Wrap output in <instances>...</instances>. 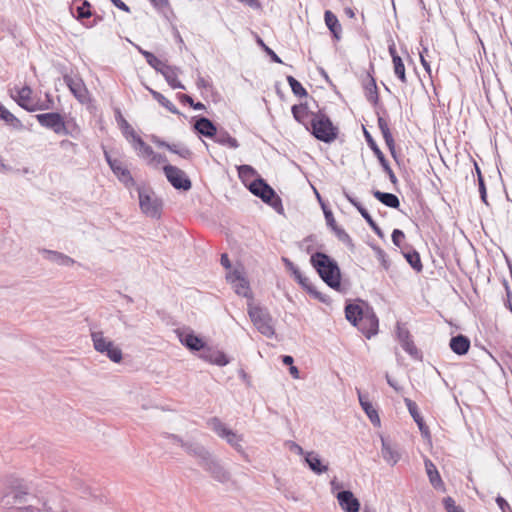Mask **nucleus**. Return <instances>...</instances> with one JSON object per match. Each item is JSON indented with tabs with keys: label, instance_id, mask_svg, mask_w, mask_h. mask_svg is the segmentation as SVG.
Listing matches in <instances>:
<instances>
[{
	"label": "nucleus",
	"instance_id": "obj_60",
	"mask_svg": "<svg viewBox=\"0 0 512 512\" xmlns=\"http://www.w3.org/2000/svg\"><path fill=\"white\" fill-rule=\"evenodd\" d=\"M391 239H392L393 244L396 247L400 248V250L402 251V248H404V245H405V244H403V241L405 239L404 232L397 228L394 229L391 234Z\"/></svg>",
	"mask_w": 512,
	"mask_h": 512
},
{
	"label": "nucleus",
	"instance_id": "obj_53",
	"mask_svg": "<svg viewBox=\"0 0 512 512\" xmlns=\"http://www.w3.org/2000/svg\"><path fill=\"white\" fill-rule=\"evenodd\" d=\"M395 76L403 83L407 84L406 70L401 57L392 60Z\"/></svg>",
	"mask_w": 512,
	"mask_h": 512
},
{
	"label": "nucleus",
	"instance_id": "obj_52",
	"mask_svg": "<svg viewBox=\"0 0 512 512\" xmlns=\"http://www.w3.org/2000/svg\"><path fill=\"white\" fill-rule=\"evenodd\" d=\"M138 51L144 56L146 62L157 72L166 64L157 58L152 52L146 51L141 47H137Z\"/></svg>",
	"mask_w": 512,
	"mask_h": 512
},
{
	"label": "nucleus",
	"instance_id": "obj_10",
	"mask_svg": "<svg viewBox=\"0 0 512 512\" xmlns=\"http://www.w3.org/2000/svg\"><path fill=\"white\" fill-rule=\"evenodd\" d=\"M291 274L293 275L295 281L301 285V287L314 299H317L321 303L329 304L331 302V299L329 296L319 292L317 288L311 283L309 278L304 276L300 269L294 265L292 269L289 270Z\"/></svg>",
	"mask_w": 512,
	"mask_h": 512
},
{
	"label": "nucleus",
	"instance_id": "obj_49",
	"mask_svg": "<svg viewBox=\"0 0 512 512\" xmlns=\"http://www.w3.org/2000/svg\"><path fill=\"white\" fill-rule=\"evenodd\" d=\"M0 119L6 122L8 125L12 126L14 129H23V124L21 121L2 104H0Z\"/></svg>",
	"mask_w": 512,
	"mask_h": 512
},
{
	"label": "nucleus",
	"instance_id": "obj_2",
	"mask_svg": "<svg viewBox=\"0 0 512 512\" xmlns=\"http://www.w3.org/2000/svg\"><path fill=\"white\" fill-rule=\"evenodd\" d=\"M307 131L318 141L330 144L339 136V128L333 124L325 109H319L312 115Z\"/></svg>",
	"mask_w": 512,
	"mask_h": 512
},
{
	"label": "nucleus",
	"instance_id": "obj_11",
	"mask_svg": "<svg viewBox=\"0 0 512 512\" xmlns=\"http://www.w3.org/2000/svg\"><path fill=\"white\" fill-rule=\"evenodd\" d=\"M396 335L401 347L406 353H408L415 360L422 359V353L414 344L412 336L404 324L397 322Z\"/></svg>",
	"mask_w": 512,
	"mask_h": 512
},
{
	"label": "nucleus",
	"instance_id": "obj_36",
	"mask_svg": "<svg viewBox=\"0 0 512 512\" xmlns=\"http://www.w3.org/2000/svg\"><path fill=\"white\" fill-rule=\"evenodd\" d=\"M305 462L308 467L317 475L323 474L328 470V465L323 464L320 456L314 452H308L305 456Z\"/></svg>",
	"mask_w": 512,
	"mask_h": 512
},
{
	"label": "nucleus",
	"instance_id": "obj_30",
	"mask_svg": "<svg viewBox=\"0 0 512 512\" xmlns=\"http://www.w3.org/2000/svg\"><path fill=\"white\" fill-rule=\"evenodd\" d=\"M158 72L164 76L165 80L171 88L183 90L186 89L185 86L178 80L179 69L177 67L165 64Z\"/></svg>",
	"mask_w": 512,
	"mask_h": 512
},
{
	"label": "nucleus",
	"instance_id": "obj_8",
	"mask_svg": "<svg viewBox=\"0 0 512 512\" xmlns=\"http://www.w3.org/2000/svg\"><path fill=\"white\" fill-rule=\"evenodd\" d=\"M199 466L207 471L214 480L220 483H227L230 480V473L211 453L205 457V460L199 462Z\"/></svg>",
	"mask_w": 512,
	"mask_h": 512
},
{
	"label": "nucleus",
	"instance_id": "obj_18",
	"mask_svg": "<svg viewBox=\"0 0 512 512\" xmlns=\"http://www.w3.org/2000/svg\"><path fill=\"white\" fill-rule=\"evenodd\" d=\"M404 403L409 411V414L417 424L421 436L424 440L431 442V433L429 427L426 425L423 417L421 416L416 402L410 398H404Z\"/></svg>",
	"mask_w": 512,
	"mask_h": 512
},
{
	"label": "nucleus",
	"instance_id": "obj_48",
	"mask_svg": "<svg viewBox=\"0 0 512 512\" xmlns=\"http://www.w3.org/2000/svg\"><path fill=\"white\" fill-rule=\"evenodd\" d=\"M208 424L213 429V431L221 438H225L226 436L233 437V431L225 426L222 421L218 417H212L209 419Z\"/></svg>",
	"mask_w": 512,
	"mask_h": 512
},
{
	"label": "nucleus",
	"instance_id": "obj_4",
	"mask_svg": "<svg viewBox=\"0 0 512 512\" xmlns=\"http://www.w3.org/2000/svg\"><path fill=\"white\" fill-rule=\"evenodd\" d=\"M248 190L265 204L272 207L278 214L284 213L282 199L260 175L249 183Z\"/></svg>",
	"mask_w": 512,
	"mask_h": 512
},
{
	"label": "nucleus",
	"instance_id": "obj_20",
	"mask_svg": "<svg viewBox=\"0 0 512 512\" xmlns=\"http://www.w3.org/2000/svg\"><path fill=\"white\" fill-rule=\"evenodd\" d=\"M28 489L21 484L12 487V490L4 496V504L9 509L15 508L16 504H24L27 502Z\"/></svg>",
	"mask_w": 512,
	"mask_h": 512
},
{
	"label": "nucleus",
	"instance_id": "obj_15",
	"mask_svg": "<svg viewBox=\"0 0 512 512\" xmlns=\"http://www.w3.org/2000/svg\"><path fill=\"white\" fill-rule=\"evenodd\" d=\"M63 80L80 103L85 104L89 101V91L81 78L64 75Z\"/></svg>",
	"mask_w": 512,
	"mask_h": 512
},
{
	"label": "nucleus",
	"instance_id": "obj_34",
	"mask_svg": "<svg viewBox=\"0 0 512 512\" xmlns=\"http://www.w3.org/2000/svg\"><path fill=\"white\" fill-rule=\"evenodd\" d=\"M115 176L118 178L120 182H122L126 187H130L135 185V180L131 175V172L123 166L122 162L118 159V161L110 168Z\"/></svg>",
	"mask_w": 512,
	"mask_h": 512
},
{
	"label": "nucleus",
	"instance_id": "obj_6",
	"mask_svg": "<svg viewBox=\"0 0 512 512\" xmlns=\"http://www.w3.org/2000/svg\"><path fill=\"white\" fill-rule=\"evenodd\" d=\"M363 135L366 140L367 145L374 153L375 157L379 161V164L381 165L383 171L387 174L390 182L393 184V186H396L398 184V179L393 172L392 168L390 167V164L388 160L386 159L384 153L379 148L378 144L376 143L375 139L371 135V133L363 126Z\"/></svg>",
	"mask_w": 512,
	"mask_h": 512
},
{
	"label": "nucleus",
	"instance_id": "obj_22",
	"mask_svg": "<svg viewBox=\"0 0 512 512\" xmlns=\"http://www.w3.org/2000/svg\"><path fill=\"white\" fill-rule=\"evenodd\" d=\"M336 497L344 512H359L360 502L350 490L339 491Z\"/></svg>",
	"mask_w": 512,
	"mask_h": 512
},
{
	"label": "nucleus",
	"instance_id": "obj_44",
	"mask_svg": "<svg viewBox=\"0 0 512 512\" xmlns=\"http://www.w3.org/2000/svg\"><path fill=\"white\" fill-rule=\"evenodd\" d=\"M115 119L121 129L123 135L131 140L137 135L132 126L127 122V120L123 117L120 109L115 110Z\"/></svg>",
	"mask_w": 512,
	"mask_h": 512
},
{
	"label": "nucleus",
	"instance_id": "obj_19",
	"mask_svg": "<svg viewBox=\"0 0 512 512\" xmlns=\"http://www.w3.org/2000/svg\"><path fill=\"white\" fill-rule=\"evenodd\" d=\"M193 131L203 137L213 139L214 136H217V126L216 124L205 116H195L193 117Z\"/></svg>",
	"mask_w": 512,
	"mask_h": 512
},
{
	"label": "nucleus",
	"instance_id": "obj_40",
	"mask_svg": "<svg viewBox=\"0 0 512 512\" xmlns=\"http://www.w3.org/2000/svg\"><path fill=\"white\" fill-rule=\"evenodd\" d=\"M91 338L94 349L101 354H103L108 348H112V344L114 343L113 341L105 338L101 331L92 332Z\"/></svg>",
	"mask_w": 512,
	"mask_h": 512
},
{
	"label": "nucleus",
	"instance_id": "obj_38",
	"mask_svg": "<svg viewBox=\"0 0 512 512\" xmlns=\"http://www.w3.org/2000/svg\"><path fill=\"white\" fill-rule=\"evenodd\" d=\"M212 140L220 145L228 146L232 149H237L239 147L237 139L232 137L228 131L223 128L217 130V136H214Z\"/></svg>",
	"mask_w": 512,
	"mask_h": 512
},
{
	"label": "nucleus",
	"instance_id": "obj_37",
	"mask_svg": "<svg viewBox=\"0 0 512 512\" xmlns=\"http://www.w3.org/2000/svg\"><path fill=\"white\" fill-rule=\"evenodd\" d=\"M182 448L187 454L196 457L199 462L205 460V457L210 453L203 445L197 442L185 441Z\"/></svg>",
	"mask_w": 512,
	"mask_h": 512
},
{
	"label": "nucleus",
	"instance_id": "obj_45",
	"mask_svg": "<svg viewBox=\"0 0 512 512\" xmlns=\"http://www.w3.org/2000/svg\"><path fill=\"white\" fill-rule=\"evenodd\" d=\"M473 165H474V172L477 176L480 199L485 205L488 206L489 203H488L487 188H486L484 176L482 175L481 168H480L479 164L475 160H473Z\"/></svg>",
	"mask_w": 512,
	"mask_h": 512
},
{
	"label": "nucleus",
	"instance_id": "obj_39",
	"mask_svg": "<svg viewBox=\"0 0 512 512\" xmlns=\"http://www.w3.org/2000/svg\"><path fill=\"white\" fill-rule=\"evenodd\" d=\"M91 338L94 349L101 354H103L108 348H112V344L114 343L113 341L105 338L101 331L92 332Z\"/></svg>",
	"mask_w": 512,
	"mask_h": 512
},
{
	"label": "nucleus",
	"instance_id": "obj_42",
	"mask_svg": "<svg viewBox=\"0 0 512 512\" xmlns=\"http://www.w3.org/2000/svg\"><path fill=\"white\" fill-rule=\"evenodd\" d=\"M150 94L152 95L153 99L156 100L161 106L165 107L169 112L176 115H183L177 107L168 100L163 94L160 92L153 90L151 88H147Z\"/></svg>",
	"mask_w": 512,
	"mask_h": 512
},
{
	"label": "nucleus",
	"instance_id": "obj_46",
	"mask_svg": "<svg viewBox=\"0 0 512 512\" xmlns=\"http://www.w3.org/2000/svg\"><path fill=\"white\" fill-rule=\"evenodd\" d=\"M131 143L133 148L138 152V155L141 157L150 158L153 154L154 150L151 146H149L143 139L137 134L132 140Z\"/></svg>",
	"mask_w": 512,
	"mask_h": 512
},
{
	"label": "nucleus",
	"instance_id": "obj_7",
	"mask_svg": "<svg viewBox=\"0 0 512 512\" xmlns=\"http://www.w3.org/2000/svg\"><path fill=\"white\" fill-rule=\"evenodd\" d=\"M164 174L168 182L176 189L189 191L192 188V182L187 174L180 168L167 164L163 167Z\"/></svg>",
	"mask_w": 512,
	"mask_h": 512
},
{
	"label": "nucleus",
	"instance_id": "obj_24",
	"mask_svg": "<svg viewBox=\"0 0 512 512\" xmlns=\"http://www.w3.org/2000/svg\"><path fill=\"white\" fill-rule=\"evenodd\" d=\"M71 14L78 21L92 17V5L88 0H73L70 6Z\"/></svg>",
	"mask_w": 512,
	"mask_h": 512
},
{
	"label": "nucleus",
	"instance_id": "obj_1",
	"mask_svg": "<svg viewBox=\"0 0 512 512\" xmlns=\"http://www.w3.org/2000/svg\"><path fill=\"white\" fill-rule=\"evenodd\" d=\"M310 263L324 283L336 291H342L341 270L335 259L318 251L311 255Z\"/></svg>",
	"mask_w": 512,
	"mask_h": 512
},
{
	"label": "nucleus",
	"instance_id": "obj_33",
	"mask_svg": "<svg viewBox=\"0 0 512 512\" xmlns=\"http://www.w3.org/2000/svg\"><path fill=\"white\" fill-rule=\"evenodd\" d=\"M345 318L352 325H356L359 320L366 314V310H364L359 304L347 302L344 308Z\"/></svg>",
	"mask_w": 512,
	"mask_h": 512
},
{
	"label": "nucleus",
	"instance_id": "obj_57",
	"mask_svg": "<svg viewBox=\"0 0 512 512\" xmlns=\"http://www.w3.org/2000/svg\"><path fill=\"white\" fill-rule=\"evenodd\" d=\"M257 44L262 48V50L269 56L270 60L274 63L282 64L281 58L270 48L259 36L256 37Z\"/></svg>",
	"mask_w": 512,
	"mask_h": 512
},
{
	"label": "nucleus",
	"instance_id": "obj_59",
	"mask_svg": "<svg viewBox=\"0 0 512 512\" xmlns=\"http://www.w3.org/2000/svg\"><path fill=\"white\" fill-rule=\"evenodd\" d=\"M32 90L29 86H24L18 90V96L15 99L17 104L20 106V103L23 105L28 103L31 98Z\"/></svg>",
	"mask_w": 512,
	"mask_h": 512
},
{
	"label": "nucleus",
	"instance_id": "obj_32",
	"mask_svg": "<svg viewBox=\"0 0 512 512\" xmlns=\"http://www.w3.org/2000/svg\"><path fill=\"white\" fill-rule=\"evenodd\" d=\"M358 399H359V403H360L362 409L366 413V415L369 418V420L371 421V423L374 426L380 425V418H379L378 412L373 407L372 403L370 402L368 395L363 394L360 391H358Z\"/></svg>",
	"mask_w": 512,
	"mask_h": 512
},
{
	"label": "nucleus",
	"instance_id": "obj_5",
	"mask_svg": "<svg viewBox=\"0 0 512 512\" xmlns=\"http://www.w3.org/2000/svg\"><path fill=\"white\" fill-rule=\"evenodd\" d=\"M139 206L141 211L148 217L160 219L162 215L163 202L157 197H152L151 189L146 187H137Z\"/></svg>",
	"mask_w": 512,
	"mask_h": 512
},
{
	"label": "nucleus",
	"instance_id": "obj_9",
	"mask_svg": "<svg viewBox=\"0 0 512 512\" xmlns=\"http://www.w3.org/2000/svg\"><path fill=\"white\" fill-rule=\"evenodd\" d=\"M367 339L375 336L379 329V319L370 306H366V314L354 325Z\"/></svg>",
	"mask_w": 512,
	"mask_h": 512
},
{
	"label": "nucleus",
	"instance_id": "obj_25",
	"mask_svg": "<svg viewBox=\"0 0 512 512\" xmlns=\"http://www.w3.org/2000/svg\"><path fill=\"white\" fill-rule=\"evenodd\" d=\"M179 340L183 346L191 351L202 352L206 346L204 340L197 336L193 331L188 333H180Z\"/></svg>",
	"mask_w": 512,
	"mask_h": 512
},
{
	"label": "nucleus",
	"instance_id": "obj_63",
	"mask_svg": "<svg viewBox=\"0 0 512 512\" xmlns=\"http://www.w3.org/2000/svg\"><path fill=\"white\" fill-rule=\"evenodd\" d=\"M225 439L237 451H242V449H243L242 445H241L242 438L240 436H238L234 431H233V437L226 436Z\"/></svg>",
	"mask_w": 512,
	"mask_h": 512
},
{
	"label": "nucleus",
	"instance_id": "obj_55",
	"mask_svg": "<svg viewBox=\"0 0 512 512\" xmlns=\"http://www.w3.org/2000/svg\"><path fill=\"white\" fill-rule=\"evenodd\" d=\"M315 193L323 209L326 224L331 228V230H333L335 227H338L333 212L324 204V202H322L320 194L317 191H315Z\"/></svg>",
	"mask_w": 512,
	"mask_h": 512
},
{
	"label": "nucleus",
	"instance_id": "obj_43",
	"mask_svg": "<svg viewBox=\"0 0 512 512\" xmlns=\"http://www.w3.org/2000/svg\"><path fill=\"white\" fill-rule=\"evenodd\" d=\"M44 252L47 255L46 258L48 260H50L51 262H54L58 265L72 266L75 263L74 259H72L71 257H69L63 253H60L57 251H52V250H45Z\"/></svg>",
	"mask_w": 512,
	"mask_h": 512
},
{
	"label": "nucleus",
	"instance_id": "obj_56",
	"mask_svg": "<svg viewBox=\"0 0 512 512\" xmlns=\"http://www.w3.org/2000/svg\"><path fill=\"white\" fill-rule=\"evenodd\" d=\"M370 246L373 249L376 258L380 262V264L383 267V269L386 270V271L389 270V268H390V261L388 259V256H387L386 252L380 246H378L376 244H371Z\"/></svg>",
	"mask_w": 512,
	"mask_h": 512
},
{
	"label": "nucleus",
	"instance_id": "obj_61",
	"mask_svg": "<svg viewBox=\"0 0 512 512\" xmlns=\"http://www.w3.org/2000/svg\"><path fill=\"white\" fill-rule=\"evenodd\" d=\"M502 284L505 288L506 298L504 299V306L512 313V290L508 281L504 278Z\"/></svg>",
	"mask_w": 512,
	"mask_h": 512
},
{
	"label": "nucleus",
	"instance_id": "obj_3",
	"mask_svg": "<svg viewBox=\"0 0 512 512\" xmlns=\"http://www.w3.org/2000/svg\"><path fill=\"white\" fill-rule=\"evenodd\" d=\"M247 313L259 333L267 338L275 335L274 320L267 307L248 301Z\"/></svg>",
	"mask_w": 512,
	"mask_h": 512
},
{
	"label": "nucleus",
	"instance_id": "obj_50",
	"mask_svg": "<svg viewBox=\"0 0 512 512\" xmlns=\"http://www.w3.org/2000/svg\"><path fill=\"white\" fill-rule=\"evenodd\" d=\"M59 135L71 136L74 139H78L81 135V129L73 119L68 121L64 120V129H61Z\"/></svg>",
	"mask_w": 512,
	"mask_h": 512
},
{
	"label": "nucleus",
	"instance_id": "obj_58",
	"mask_svg": "<svg viewBox=\"0 0 512 512\" xmlns=\"http://www.w3.org/2000/svg\"><path fill=\"white\" fill-rule=\"evenodd\" d=\"M103 354L106 355L114 363H120L123 359L121 349L114 343L112 344V348H108Z\"/></svg>",
	"mask_w": 512,
	"mask_h": 512
},
{
	"label": "nucleus",
	"instance_id": "obj_26",
	"mask_svg": "<svg viewBox=\"0 0 512 512\" xmlns=\"http://www.w3.org/2000/svg\"><path fill=\"white\" fill-rule=\"evenodd\" d=\"M201 358L218 366H226L230 362L224 352L208 347L207 345L201 352Z\"/></svg>",
	"mask_w": 512,
	"mask_h": 512
},
{
	"label": "nucleus",
	"instance_id": "obj_54",
	"mask_svg": "<svg viewBox=\"0 0 512 512\" xmlns=\"http://www.w3.org/2000/svg\"><path fill=\"white\" fill-rule=\"evenodd\" d=\"M332 231L335 233L339 241L345 244L349 248V250L354 251V242L350 235L342 227H335Z\"/></svg>",
	"mask_w": 512,
	"mask_h": 512
},
{
	"label": "nucleus",
	"instance_id": "obj_31",
	"mask_svg": "<svg viewBox=\"0 0 512 512\" xmlns=\"http://www.w3.org/2000/svg\"><path fill=\"white\" fill-rule=\"evenodd\" d=\"M403 257L408 264L416 271L421 272L423 270V264L420 258V254L411 245L405 244L401 251Z\"/></svg>",
	"mask_w": 512,
	"mask_h": 512
},
{
	"label": "nucleus",
	"instance_id": "obj_16",
	"mask_svg": "<svg viewBox=\"0 0 512 512\" xmlns=\"http://www.w3.org/2000/svg\"><path fill=\"white\" fill-rule=\"evenodd\" d=\"M376 115H377V122H378V127L382 133V136L384 138V141H385V144L392 156V158L394 159V161L400 165V156L397 154L396 152V144H395V140L393 138V135L390 131V128L388 126V123H387V120L380 115V112L377 111L376 112Z\"/></svg>",
	"mask_w": 512,
	"mask_h": 512
},
{
	"label": "nucleus",
	"instance_id": "obj_51",
	"mask_svg": "<svg viewBox=\"0 0 512 512\" xmlns=\"http://www.w3.org/2000/svg\"><path fill=\"white\" fill-rule=\"evenodd\" d=\"M286 80L292 90V93L296 97L303 98V97L308 96L307 90L303 87V85L296 78H294L291 75H288L286 77Z\"/></svg>",
	"mask_w": 512,
	"mask_h": 512
},
{
	"label": "nucleus",
	"instance_id": "obj_28",
	"mask_svg": "<svg viewBox=\"0 0 512 512\" xmlns=\"http://www.w3.org/2000/svg\"><path fill=\"white\" fill-rule=\"evenodd\" d=\"M471 341L469 337L463 334H457L451 337L449 342L450 349L459 356L466 355L470 349Z\"/></svg>",
	"mask_w": 512,
	"mask_h": 512
},
{
	"label": "nucleus",
	"instance_id": "obj_47",
	"mask_svg": "<svg viewBox=\"0 0 512 512\" xmlns=\"http://www.w3.org/2000/svg\"><path fill=\"white\" fill-rule=\"evenodd\" d=\"M237 170L240 180L247 188L249 183L252 181L251 179L259 175L252 166L246 164L238 166Z\"/></svg>",
	"mask_w": 512,
	"mask_h": 512
},
{
	"label": "nucleus",
	"instance_id": "obj_64",
	"mask_svg": "<svg viewBox=\"0 0 512 512\" xmlns=\"http://www.w3.org/2000/svg\"><path fill=\"white\" fill-rule=\"evenodd\" d=\"M495 502L502 512H511L509 503L502 496L498 495Z\"/></svg>",
	"mask_w": 512,
	"mask_h": 512
},
{
	"label": "nucleus",
	"instance_id": "obj_17",
	"mask_svg": "<svg viewBox=\"0 0 512 512\" xmlns=\"http://www.w3.org/2000/svg\"><path fill=\"white\" fill-rule=\"evenodd\" d=\"M343 195L345 198L358 210V212L361 214V216L365 219L367 224L370 226V228L374 231V233L381 239L384 238V232L382 229L378 226V224L374 221L368 210L351 194L348 193V191L343 188Z\"/></svg>",
	"mask_w": 512,
	"mask_h": 512
},
{
	"label": "nucleus",
	"instance_id": "obj_35",
	"mask_svg": "<svg viewBox=\"0 0 512 512\" xmlns=\"http://www.w3.org/2000/svg\"><path fill=\"white\" fill-rule=\"evenodd\" d=\"M371 193L383 205H385L389 208L399 209L400 200H399L398 196H396L395 194L389 193V192H382L377 189H372Z\"/></svg>",
	"mask_w": 512,
	"mask_h": 512
},
{
	"label": "nucleus",
	"instance_id": "obj_13",
	"mask_svg": "<svg viewBox=\"0 0 512 512\" xmlns=\"http://www.w3.org/2000/svg\"><path fill=\"white\" fill-rule=\"evenodd\" d=\"M226 279L232 284L237 295L247 298L248 301H254L249 281L243 276L241 271L235 269L229 272Z\"/></svg>",
	"mask_w": 512,
	"mask_h": 512
},
{
	"label": "nucleus",
	"instance_id": "obj_62",
	"mask_svg": "<svg viewBox=\"0 0 512 512\" xmlns=\"http://www.w3.org/2000/svg\"><path fill=\"white\" fill-rule=\"evenodd\" d=\"M443 506L447 512H457L462 509L461 506L456 505L455 500L450 496L443 499Z\"/></svg>",
	"mask_w": 512,
	"mask_h": 512
},
{
	"label": "nucleus",
	"instance_id": "obj_14",
	"mask_svg": "<svg viewBox=\"0 0 512 512\" xmlns=\"http://www.w3.org/2000/svg\"><path fill=\"white\" fill-rule=\"evenodd\" d=\"M35 118L42 127L52 130L57 135L64 129V117L59 112L41 113L35 115Z\"/></svg>",
	"mask_w": 512,
	"mask_h": 512
},
{
	"label": "nucleus",
	"instance_id": "obj_23",
	"mask_svg": "<svg viewBox=\"0 0 512 512\" xmlns=\"http://www.w3.org/2000/svg\"><path fill=\"white\" fill-rule=\"evenodd\" d=\"M291 113L293 115V118L301 125L305 127L307 130L310 125V119L312 118V115L315 114L314 111H311L309 109L308 103H300V104H294L291 107Z\"/></svg>",
	"mask_w": 512,
	"mask_h": 512
},
{
	"label": "nucleus",
	"instance_id": "obj_21",
	"mask_svg": "<svg viewBox=\"0 0 512 512\" xmlns=\"http://www.w3.org/2000/svg\"><path fill=\"white\" fill-rule=\"evenodd\" d=\"M151 140L159 148H166L170 152L179 155L183 159H191L192 158L193 152L184 144H181V143L170 144L155 135H153L151 137Z\"/></svg>",
	"mask_w": 512,
	"mask_h": 512
},
{
	"label": "nucleus",
	"instance_id": "obj_29",
	"mask_svg": "<svg viewBox=\"0 0 512 512\" xmlns=\"http://www.w3.org/2000/svg\"><path fill=\"white\" fill-rule=\"evenodd\" d=\"M324 21L332 35V38L335 41H340L342 38V26L337 16L332 11L326 10L324 12Z\"/></svg>",
	"mask_w": 512,
	"mask_h": 512
},
{
	"label": "nucleus",
	"instance_id": "obj_27",
	"mask_svg": "<svg viewBox=\"0 0 512 512\" xmlns=\"http://www.w3.org/2000/svg\"><path fill=\"white\" fill-rule=\"evenodd\" d=\"M424 466L432 487L436 490L445 491V484L435 464L429 458H425Z\"/></svg>",
	"mask_w": 512,
	"mask_h": 512
},
{
	"label": "nucleus",
	"instance_id": "obj_41",
	"mask_svg": "<svg viewBox=\"0 0 512 512\" xmlns=\"http://www.w3.org/2000/svg\"><path fill=\"white\" fill-rule=\"evenodd\" d=\"M382 457L385 461H387L392 466L395 465L399 459L400 454L397 450H395L392 445L385 439L382 438V449H381Z\"/></svg>",
	"mask_w": 512,
	"mask_h": 512
},
{
	"label": "nucleus",
	"instance_id": "obj_12",
	"mask_svg": "<svg viewBox=\"0 0 512 512\" xmlns=\"http://www.w3.org/2000/svg\"><path fill=\"white\" fill-rule=\"evenodd\" d=\"M363 89L366 100L376 108V112L379 111L383 117L387 115L386 108L380 103L376 80L370 73L367 74V78L363 81Z\"/></svg>",
	"mask_w": 512,
	"mask_h": 512
}]
</instances>
